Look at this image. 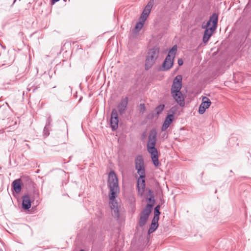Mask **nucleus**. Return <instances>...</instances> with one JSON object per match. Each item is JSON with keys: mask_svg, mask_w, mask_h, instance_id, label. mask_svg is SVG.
Returning a JSON list of instances; mask_svg holds the SVG:
<instances>
[{"mask_svg": "<svg viewBox=\"0 0 251 251\" xmlns=\"http://www.w3.org/2000/svg\"><path fill=\"white\" fill-rule=\"evenodd\" d=\"M108 187L109 189V205L111 209V214L114 217L118 218L119 205L116 198L120 192V188L117 176L113 171L109 173Z\"/></svg>", "mask_w": 251, "mask_h": 251, "instance_id": "f257e3e1", "label": "nucleus"}, {"mask_svg": "<svg viewBox=\"0 0 251 251\" xmlns=\"http://www.w3.org/2000/svg\"><path fill=\"white\" fill-rule=\"evenodd\" d=\"M157 132L155 129H152L149 136V141L147 143V150L150 153L153 165L157 167L159 165L158 152L155 148L156 143Z\"/></svg>", "mask_w": 251, "mask_h": 251, "instance_id": "f03ea898", "label": "nucleus"}, {"mask_svg": "<svg viewBox=\"0 0 251 251\" xmlns=\"http://www.w3.org/2000/svg\"><path fill=\"white\" fill-rule=\"evenodd\" d=\"M218 23V15L214 13L207 22H203L201 25V28L205 29L203 36V42L206 44L208 42L210 37L215 31Z\"/></svg>", "mask_w": 251, "mask_h": 251, "instance_id": "7ed1b4c3", "label": "nucleus"}, {"mask_svg": "<svg viewBox=\"0 0 251 251\" xmlns=\"http://www.w3.org/2000/svg\"><path fill=\"white\" fill-rule=\"evenodd\" d=\"M135 167L137 173L140 176L137 182V187L139 194L142 195L145 187V166L143 159L141 156H138L135 160Z\"/></svg>", "mask_w": 251, "mask_h": 251, "instance_id": "20e7f679", "label": "nucleus"}, {"mask_svg": "<svg viewBox=\"0 0 251 251\" xmlns=\"http://www.w3.org/2000/svg\"><path fill=\"white\" fill-rule=\"evenodd\" d=\"M148 203L141 214L139 222V226L141 227L146 224L149 215L151 213L152 206L154 203V200L153 197H150L148 199Z\"/></svg>", "mask_w": 251, "mask_h": 251, "instance_id": "39448f33", "label": "nucleus"}, {"mask_svg": "<svg viewBox=\"0 0 251 251\" xmlns=\"http://www.w3.org/2000/svg\"><path fill=\"white\" fill-rule=\"evenodd\" d=\"M159 48L158 47H154L150 49L146 57L145 62V69H150L155 63L156 59L158 57Z\"/></svg>", "mask_w": 251, "mask_h": 251, "instance_id": "423d86ee", "label": "nucleus"}, {"mask_svg": "<svg viewBox=\"0 0 251 251\" xmlns=\"http://www.w3.org/2000/svg\"><path fill=\"white\" fill-rule=\"evenodd\" d=\"M176 50L177 46H174L169 51L168 54L166 57L162 65L163 70H168L173 66L174 59L175 58Z\"/></svg>", "mask_w": 251, "mask_h": 251, "instance_id": "0eeeda50", "label": "nucleus"}, {"mask_svg": "<svg viewBox=\"0 0 251 251\" xmlns=\"http://www.w3.org/2000/svg\"><path fill=\"white\" fill-rule=\"evenodd\" d=\"M181 87L182 76L180 75H178L174 79L171 90V93L180 92Z\"/></svg>", "mask_w": 251, "mask_h": 251, "instance_id": "6e6552de", "label": "nucleus"}, {"mask_svg": "<svg viewBox=\"0 0 251 251\" xmlns=\"http://www.w3.org/2000/svg\"><path fill=\"white\" fill-rule=\"evenodd\" d=\"M211 104L210 100L207 97H204L202 99V102L200 105L199 108V113L200 114H203L206 109L208 108Z\"/></svg>", "mask_w": 251, "mask_h": 251, "instance_id": "1a4fd4ad", "label": "nucleus"}, {"mask_svg": "<svg viewBox=\"0 0 251 251\" xmlns=\"http://www.w3.org/2000/svg\"><path fill=\"white\" fill-rule=\"evenodd\" d=\"M118 123L119 120L117 110L113 109L112 111L110 120V125L113 130H115L117 128Z\"/></svg>", "mask_w": 251, "mask_h": 251, "instance_id": "9d476101", "label": "nucleus"}, {"mask_svg": "<svg viewBox=\"0 0 251 251\" xmlns=\"http://www.w3.org/2000/svg\"><path fill=\"white\" fill-rule=\"evenodd\" d=\"M171 95L180 106H183L184 105V98L180 91L171 93Z\"/></svg>", "mask_w": 251, "mask_h": 251, "instance_id": "9b49d317", "label": "nucleus"}, {"mask_svg": "<svg viewBox=\"0 0 251 251\" xmlns=\"http://www.w3.org/2000/svg\"><path fill=\"white\" fill-rule=\"evenodd\" d=\"M174 117L173 114H169L167 116L161 128L162 131L166 130L169 127L174 120Z\"/></svg>", "mask_w": 251, "mask_h": 251, "instance_id": "f8f14e48", "label": "nucleus"}, {"mask_svg": "<svg viewBox=\"0 0 251 251\" xmlns=\"http://www.w3.org/2000/svg\"><path fill=\"white\" fill-rule=\"evenodd\" d=\"M23 207L25 209H28L31 207V201L28 196L23 197Z\"/></svg>", "mask_w": 251, "mask_h": 251, "instance_id": "ddd939ff", "label": "nucleus"}, {"mask_svg": "<svg viewBox=\"0 0 251 251\" xmlns=\"http://www.w3.org/2000/svg\"><path fill=\"white\" fill-rule=\"evenodd\" d=\"M158 220L159 219H156V218H153L151 226L148 230V233L149 234L154 232L155 230V229L157 228L158 226Z\"/></svg>", "mask_w": 251, "mask_h": 251, "instance_id": "4468645a", "label": "nucleus"}, {"mask_svg": "<svg viewBox=\"0 0 251 251\" xmlns=\"http://www.w3.org/2000/svg\"><path fill=\"white\" fill-rule=\"evenodd\" d=\"M13 187L14 191L16 193H19L21 190V185L20 180L16 179L13 182Z\"/></svg>", "mask_w": 251, "mask_h": 251, "instance_id": "2eb2a0df", "label": "nucleus"}, {"mask_svg": "<svg viewBox=\"0 0 251 251\" xmlns=\"http://www.w3.org/2000/svg\"><path fill=\"white\" fill-rule=\"evenodd\" d=\"M153 3V0H150L145 7L143 12L145 15H149Z\"/></svg>", "mask_w": 251, "mask_h": 251, "instance_id": "dca6fc26", "label": "nucleus"}, {"mask_svg": "<svg viewBox=\"0 0 251 251\" xmlns=\"http://www.w3.org/2000/svg\"><path fill=\"white\" fill-rule=\"evenodd\" d=\"M127 101L126 100H122L119 105V111L121 113H123L126 107Z\"/></svg>", "mask_w": 251, "mask_h": 251, "instance_id": "f3484780", "label": "nucleus"}, {"mask_svg": "<svg viewBox=\"0 0 251 251\" xmlns=\"http://www.w3.org/2000/svg\"><path fill=\"white\" fill-rule=\"evenodd\" d=\"M144 24V22L140 21L138 23H137L134 29V32L138 33L142 28Z\"/></svg>", "mask_w": 251, "mask_h": 251, "instance_id": "a211bd4d", "label": "nucleus"}, {"mask_svg": "<svg viewBox=\"0 0 251 251\" xmlns=\"http://www.w3.org/2000/svg\"><path fill=\"white\" fill-rule=\"evenodd\" d=\"M159 209H160V205H157L155 208H154V217L153 218L154 219H155L156 218V219H159V215H160V212H159Z\"/></svg>", "mask_w": 251, "mask_h": 251, "instance_id": "6ab92c4d", "label": "nucleus"}, {"mask_svg": "<svg viewBox=\"0 0 251 251\" xmlns=\"http://www.w3.org/2000/svg\"><path fill=\"white\" fill-rule=\"evenodd\" d=\"M164 108V105H163V104L159 105L155 108V112H156V113L157 114H159L163 111Z\"/></svg>", "mask_w": 251, "mask_h": 251, "instance_id": "aec40b11", "label": "nucleus"}, {"mask_svg": "<svg viewBox=\"0 0 251 251\" xmlns=\"http://www.w3.org/2000/svg\"><path fill=\"white\" fill-rule=\"evenodd\" d=\"M149 15H145L144 13L143 12L141 17H140V21L145 23L146 20L147 19Z\"/></svg>", "mask_w": 251, "mask_h": 251, "instance_id": "412c9836", "label": "nucleus"}, {"mask_svg": "<svg viewBox=\"0 0 251 251\" xmlns=\"http://www.w3.org/2000/svg\"><path fill=\"white\" fill-rule=\"evenodd\" d=\"M183 63V60L181 58L178 59V64L179 66H181Z\"/></svg>", "mask_w": 251, "mask_h": 251, "instance_id": "4be33fe9", "label": "nucleus"}, {"mask_svg": "<svg viewBox=\"0 0 251 251\" xmlns=\"http://www.w3.org/2000/svg\"><path fill=\"white\" fill-rule=\"evenodd\" d=\"M140 106L141 107V108H144V104H140Z\"/></svg>", "mask_w": 251, "mask_h": 251, "instance_id": "5701e85b", "label": "nucleus"}, {"mask_svg": "<svg viewBox=\"0 0 251 251\" xmlns=\"http://www.w3.org/2000/svg\"><path fill=\"white\" fill-rule=\"evenodd\" d=\"M52 0L54 2H57V1H58L59 0Z\"/></svg>", "mask_w": 251, "mask_h": 251, "instance_id": "b1692460", "label": "nucleus"}, {"mask_svg": "<svg viewBox=\"0 0 251 251\" xmlns=\"http://www.w3.org/2000/svg\"><path fill=\"white\" fill-rule=\"evenodd\" d=\"M84 251V250H80V251Z\"/></svg>", "mask_w": 251, "mask_h": 251, "instance_id": "393cba45", "label": "nucleus"}]
</instances>
